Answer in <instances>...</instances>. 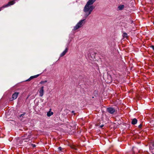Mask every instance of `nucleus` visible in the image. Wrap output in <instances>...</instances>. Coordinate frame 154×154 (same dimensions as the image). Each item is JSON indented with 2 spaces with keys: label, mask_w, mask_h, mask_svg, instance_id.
<instances>
[{
  "label": "nucleus",
  "mask_w": 154,
  "mask_h": 154,
  "mask_svg": "<svg viewBox=\"0 0 154 154\" xmlns=\"http://www.w3.org/2000/svg\"><path fill=\"white\" fill-rule=\"evenodd\" d=\"M96 0H89L85 6L84 11L85 13V16H88L91 13L95 7L92 5Z\"/></svg>",
  "instance_id": "nucleus-1"
},
{
  "label": "nucleus",
  "mask_w": 154,
  "mask_h": 154,
  "mask_svg": "<svg viewBox=\"0 0 154 154\" xmlns=\"http://www.w3.org/2000/svg\"><path fill=\"white\" fill-rule=\"evenodd\" d=\"M85 23V20L83 19L82 20H80L75 26L73 28V30H75L79 28L82 27Z\"/></svg>",
  "instance_id": "nucleus-2"
},
{
  "label": "nucleus",
  "mask_w": 154,
  "mask_h": 154,
  "mask_svg": "<svg viewBox=\"0 0 154 154\" xmlns=\"http://www.w3.org/2000/svg\"><path fill=\"white\" fill-rule=\"evenodd\" d=\"M16 0H13L9 2L7 4L5 5L2 7L1 8L3 9V8H7L11 5H13L15 3V1Z\"/></svg>",
  "instance_id": "nucleus-3"
},
{
  "label": "nucleus",
  "mask_w": 154,
  "mask_h": 154,
  "mask_svg": "<svg viewBox=\"0 0 154 154\" xmlns=\"http://www.w3.org/2000/svg\"><path fill=\"white\" fill-rule=\"evenodd\" d=\"M44 87L43 86L41 87L39 90V96L40 97H42L44 94Z\"/></svg>",
  "instance_id": "nucleus-4"
},
{
  "label": "nucleus",
  "mask_w": 154,
  "mask_h": 154,
  "mask_svg": "<svg viewBox=\"0 0 154 154\" xmlns=\"http://www.w3.org/2000/svg\"><path fill=\"white\" fill-rule=\"evenodd\" d=\"M19 94V93L17 92H15L14 94H13L12 96V100H11V101H12L16 99L17 97H18V95Z\"/></svg>",
  "instance_id": "nucleus-5"
},
{
  "label": "nucleus",
  "mask_w": 154,
  "mask_h": 154,
  "mask_svg": "<svg viewBox=\"0 0 154 154\" xmlns=\"http://www.w3.org/2000/svg\"><path fill=\"white\" fill-rule=\"evenodd\" d=\"M107 111L110 113L112 114L115 112V110L112 107H109L107 109Z\"/></svg>",
  "instance_id": "nucleus-6"
},
{
  "label": "nucleus",
  "mask_w": 154,
  "mask_h": 154,
  "mask_svg": "<svg viewBox=\"0 0 154 154\" xmlns=\"http://www.w3.org/2000/svg\"><path fill=\"white\" fill-rule=\"evenodd\" d=\"M30 137V136L29 135L27 136V135H26V136L22 137V139L23 140H26L25 141H27Z\"/></svg>",
  "instance_id": "nucleus-7"
},
{
  "label": "nucleus",
  "mask_w": 154,
  "mask_h": 154,
  "mask_svg": "<svg viewBox=\"0 0 154 154\" xmlns=\"http://www.w3.org/2000/svg\"><path fill=\"white\" fill-rule=\"evenodd\" d=\"M51 109H50V110L47 113V116L48 117H50L53 114V112L51 111Z\"/></svg>",
  "instance_id": "nucleus-8"
},
{
  "label": "nucleus",
  "mask_w": 154,
  "mask_h": 154,
  "mask_svg": "<svg viewBox=\"0 0 154 154\" xmlns=\"http://www.w3.org/2000/svg\"><path fill=\"white\" fill-rule=\"evenodd\" d=\"M68 50V48H66L65 50L61 54L60 57H63L64 56L67 52Z\"/></svg>",
  "instance_id": "nucleus-9"
},
{
  "label": "nucleus",
  "mask_w": 154,
  "mask_h": 154,
  "mask_svg": "<svg viewBox=\"0 0 154 154\" xmlns=\"http://www.w3.org/2000/svg\"><path fill=\"white\" fill-rule=\"evenodd\" d=\"M38 75H34V76H32L30 77V78H29L28 79H27L26 80V81H29L31 80L32 79H33L37 78V77H38Z\"/></svg>",
  "instance_id": "nucleus-10"
},
{
  "label": "nucleus",
  "mask_w": 154,
  "mask_h": 154,
  "mask_svg": "<svg viewBox=\"0 0 154 154\" xmlns=\"http://www.w3.org/2000/svg\"><path fill=\"white\" fill-rule=\"evenodd\" d=\"M137 120L136 118L134 119L131 121V124L133 125H135L137 122Z\"/></svg>",
  "instance_id": "nucleus-11"
},
{
  "label": "nucleus",
  "mask_w": 154,
  "mask_h": 154,
  "mask_svg": "<svg viewBox=\"0 0 154 154\" xmlns=\"http://www.w3.org/2000/svg\"><path fill=\"white\" fill-rule=\"evenodd\" d=\"M124 6L123 5H119L118 8L119 9V10H122L123 8H124Z\"/></svg>",
  "instance_id": "nucleus-12"
},
{
  "label": "nucleus",
  "mask_w": 154,
  "mask_h": 154,
  "mask_svg": "<svg viewBox=\"0 0 154 154\" xmlns=\"http://www.w3.org/2000/svg\"><path fill=\"white\" fill-rule=\"evenodd\" d=\"M47 82V81L46 80L44 81H41L40 82V83L41 84H45Z\"/></svg>",
  "instance_id": "nucleus-13"
},
{
  "label": "nucleus",
  "mask_w": 154,
  "mask_h": 154,
  "mask_svg": "<svg viewBox=\"0 0 154 154\" xmlns=\"http://www.w3.org/2000/svg\"><path fill=\"white\" fill-rule=\"evenodd\" d=\"M26 113L25 112L23 113V114H21L20 115V117H23L25 115V114Z\"/></svg>",
  "instance_id": "nucleus-14"
},
{
  "label": "nucleus",
  "mask_w": 154,
  "mask_h": 154,
  "mask_svg": "<svg viewBox=\"0 0 154 154\" xmlns=\"http://www.w3.org/2000/svg\"><path fill=\"white\" fill-rule=\"evenodd\" d=\"M123 35H124V36H123L124 37H126L127 36V34L126 33H124L123 34Z\"/></svg>",
  "instance_id": "nucleus-15"
},
{
  "label": "nucleus",
  "mask_w": 154,
  "mask_h": 154,
  "mask_svg": "<svg viewBox=\"0 0 154 154\" xmlns=\"http://www.w3.org/2000/svg\"><path fill=\"white\" fill-rule=\"evenodd\" d=\"M142 124H140L139 125L138 127H139V128H141V127H142Z\"/></svg>",
  "instance_id": "nucleus-16"
},
{
  "label": "nucleus",
  "mask_w": 154,
  "mask_h": 154,
  "mask_svg": "<svg viewBox=\"0 0 154 154\" xmlns=\"http://www.w3.org/2000/svg\"><path fill=\"white\" fill-rule=\"evenodd\" d=\"M58 150L61 151L62 150V148L61 147H59L58 148Z\"/></svg>",
  "instance_id": "nucleus-17"
},
{
  "label": "nucleus",
  "mask_w": 154,
  "mask_h": 154,
  "mask_svg": "<svg viewBox=\"0 0 154 154\" xmlns=\"http://www.w3.org/2000/svg\"><path fill=\"white\" fill-rule=\"evenodd\" d=\"M71 148H72L73 149H75V150H76V148H75V147L74 146H72L71 147Z\"/></svg>",
  "instance_id": "nucleus-18"
},
{
  "label": "nucleus",
  "mask_w": 154,
  "mask_h": 154,
  "mask_svg": "<svg viewBox=\"0 0 154 154\" xmlns=\"http://www.w3.org/2000/svg\"><path fill=\"white\" fill-rule=\"evenodd\" d=\"M31 145L33 147H35V145L34 144H32Z\"/></svg>",
  "instance_id": "nucleus-19"
},
{
  "label": "nucleus",
  "mask_w": 154,
  "mask_h": 154,
  "mask_svg": "<svg viewBox=\"0 0 154 154\" xmlns=\"http://www.w3.org/2000/svg\"><path fill=\"white\" fill-rule=\"evenodd\" d=\"M152 48L154 50V46L152 45L151 46Z\"/></svg>",
  "instance_id": "nucleus-20"
},
{
  "label": "nucleus",
  "mask_w": 154,
  "mask_h": 154,
  "mask_svg": "<svg viewBox=\"0 0 154 154\" xmlns=\"http://www.w3.org/2000/svg\"><path fill=\"white\" fill-rule=\"evenodd\" d=\"M72 113H74V115H75V113H74V111H72Z\"/></svg>",
  "instance_id": "nucleus-21"
},
{
  "label": "nucleus",
  "mask_w": 154,
  "mask_h": 154,
  "mask_svg": "<svg viewBox=\"0 0 154 154\" xmlns=\"http://www.w3.org/2000/svg\"><path fill=\"white\" fill-rule=\"evenodd\" d=\"M103 125H101L100 126V127H101V128H102L103 127Z\"/></svg>",
  "instance_id": "nucleus-22"
},
{
  "label": "nucleus",
  "mask_w": 154,
  "mask_h": 154,
  "mask_svg": "<svg viewBox=\"0 0 154 154\" xmlns=\"http://www.w3.org/2000/svg\"><path fill=\"white\" fill-rule=\"evenodd\" d=\"M152 145L153 146H154V142H153L152 144Z\"/></svg>",
  "instance_id": "nucleus-23"
},
{
  "label": "nucleus",
  "mask_w": 154,
  "mask_h": 154,
  "mask_svg": "<svg viewBox=\"0 0 154 154\" xmlns=\"http://www.w3.org/2000/svg\"><path fill=\"white\" fill-rule=\"evenodd\" d=\"M2 9H1V8H0V11H1V10H2Z\"/></svg>",
  "instance_id": "nucleus-24"
},
{
  "label": "nucleus",
  "mask_w": 154,
  "mask_h": 154,
  "mask_svg": "<svg viewBox=\"0 0 154 154\" xmlns=\"http://www.w3.org/2000/svg\"><path fill=\"white\" fill-rule=\"evenodd\" d=\"M107 82H109V81H107Z\"/></svg>",
  "instance_id": "nucleus-25"
},
{
  "label": "nucleus",
  "mask_w": 154,
  "mask_h": 154,
  "mask_svg": "<svg viewBox=\"0 0 154 154\" xmlns=\"http://www.w3.org/2000/svg\"><path fill=\"white\" fill-rule=\"evenodd\" d=\"M153 24H154V21L153 22Z\"/></svg>",
  "instance_id": "nucleus-26"
}]
</instances>
